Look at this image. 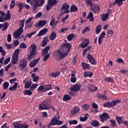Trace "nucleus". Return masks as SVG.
<instances>
[{"instance_id":"37998d69","label":"nucleus","mask_w":128,"mask_h":128,"mask_svg":"<svg viewBox=\"0 0 128 128\" xmlns=\"http://www.w3.org/2000/svg\"><path fill=\"white\" fill-rule=\"evenodd\" d=\"M102 30V25H98L96 28L95 32L96 34H98Z\"/></svg>"},{"instance_id":"f704fd0d","label":"nucleus","mask_w":128,"mask_h":128,"mask_svg":"<svg viewBox=\"0 0 128 128\" xmlns=\"http://www.w3.org/2000/svg\"><path fill=\"white\" fill-rule=\"evenodd\" d=\"M118 102H120V100L118 99L117 100H114L113 101H112L110 102V106H112V108H114V106H116V104Z\"/></svg>"},{"instance_id":"6e6d98bb","label":"nucleus","mask_w":128,"mask_h":128,"mask_svg":"<svg viewBox=\"0 0 128 128\" xmlns=\"http://www.w3.org/2000/svg\"><path fill=\"white\" fill-rule=\"evenodd\" d=\"M38 85L36 84H32L30 88V90H34V88H38Z\"/></svg>"},{"instance_id":"aec40b11","label":"nucleus","mask_w":128,"mask_h":128,"mask_svg":"<svg viewBox=\"0 0 128 128\" xmlns=\"http://www.w3.org/2000/svg\"><path fill=\"white\" fill-rule=\"evenodd\" d=\"M46 32H48V29L46 28H44L39 32L38 36H44V34H46Z\"/></svg>"},{"instance_id":"3c124183","label":"nucleus","mask_w":128,"mask_h":128,"mask_svg":"<svg viewBox=\"0 0 128 128\" xmlns=\"http://www.w3.org/2000/svg\"><path fill=\"white\" fill-rule=\"evenodd\" d=\"M88 114H84V117H80V122H86L88 120Z\"/></svg>"},{"instance_id":"49530a36","label":"nucleus","mask_w":128,"mask_h":128,"mask_svg":"<svg viewBox=\"0 0 128 128\" xmlns=\"http://www.w3.org/2000/svg\"><path fill=\"white\" fill-rule=\"evenodd\" d=\"M23 94L24 96H32V92L30 90H24L23 92Z\"/></svg>"},{"instance_id":"4be33fe9","label":"nucleus","mask_w":128,"mask_h":128,"mask_svg":"<svg viewBox=\"0 0 128 128\" xmlns=\"http://www.w3.org/2000/svg\"><path fill=\"white\" fill-rule=\"evenodd\" d=\"M2 27L3 28L2 29V32H4V30H6L8 28V23L5 22L3 24H0V28Z\"/></svg>"},{"instance_id":"5701e85b","label":"nucleus","mask_w":128,"mask_h":128,"mask_svg":"<svg viewBox=\"0 0 128 128\" xmlns=\"http://www.w3.org/2000/svg\"><path fill=\"white\" fill-rule=\"evenodd\" d=\"M18 88V83L15 82L14 85L12 86L9 88V90L10 92H16Z\"/></svg>"},{"instance_id":"603ef678","label":"nucleus","mask_w":128,"mask_h":128,"mask_svg":"<svg viewBox=\"0 0 128 128\" xmlns=\"http://www.w3.org/2000/svg\"><path fill=\"white\" fill-rule=\"evenodd\" d=\"M108 15L106 14H103L102 17V22H106V20H108Z\"/></svg>"},{"instance_id":"cd10ccee","label":"nucleus","mask_w":128,"mask_h":128,"mask_svg":"<svg viewBox=\"0 0 128 128\" xmlns=\"http://www.w3.org/2000/svg\"><path fill=\"white\" fill-rule=\"evenodd\" d=\"M38 92H39V94H41V92H46V91L44 90V85H41L40 86L38 90H37Z\"/></svg>"},{"instance_id":"2eb2a0df","label":"nucleus","mask_w":128,"mask_h":128,"mask_svg":"<svg viewBox=\"0 0 128 128\" xmlns=\"http://www.w3.org/2000/svg\"><path fill=\"white\" fill-rule=\"evenodd\" d=\"M126 0H115L114 2H112L113 6H116V4H118V6H122V4L124 2H124Z\"/></svg>"},{"instance_id":"0eeeda50","label":"nucleus","mask_w":128,"mask_h":128,"mask_svg":"<svg viewBox=\"0 0 128 128\" xmlns=\"http://www.w3.org/2000/svg\"><path fill=\"white\" fill-rule=\"evenodd\" d=\"M60 118V114H58V113H56L55 116L52 118L50 122V126H56V124L57 121Z\"/></svg>"},{"instance_id":"a19ab883","label":"nucleus","mask_w":128,"mask_h":128,"mask_svg":"<svg viewBox=\"0 0 128 128\" xmlns=\"http://www.w3.org/2000/svg\"><path fill=\"white\" fill-rule=\"evenodd\" d=\"M60 74V73L59 72H56L51 73L50 74V76L51 78H56L57 76H58Z\"/></svg>"},{"instance_id":"5fc2aeb1","label":"nucleus","mask_w":128,"mask_h":128,"mask_svg":"<svg viewBox=\"0 0 128 128\" xmlns=\"http://www.w3.org/2000/svg\"><path fill=\"white\" fill-rule=\"evenodd\" d=\"M3 88L4 90H6V88H8V86H10V84L8 82H4L3 84Z\"/></svg>"},{"instance_id":"79ce46f5","label":"nucleus","mask_w":128,"mask_h":128,"mask_svg":"<svg viewBox=\"0 0 128 128\" xmlns=\"http://www.w3.org/2000/svg\"><path fill=\"white\" fill-rule=\"evenodd\" d=\"M44 86V90L46 92H48V90H50L52 88V85L50 84H45Z\"/></svg>"},{"instance_id":"c85d7f7f","label":"nucleus","mask_w":128,"mask_h":128,"mask_svg":"<svg viewBox=\"0 0 128 128\" xmlns=\"http://www.w3.org/2000/svg\"><path fill=\"white\" fill-rule=\"evenodd\" d=\"M72 97L68 94H64L63 96L62 100L64 102H68V100H70Z\"/></svg>"},{"instance_id":"e2e57ef3","label":"nucleus","mask_w":128,"mask_h":128,"mask_svg":"<svg viewBox=\"0 0 128 128\" xmlns=\"http://www.w3.org/2000/svg\"><path fill=\"white\" fill-rule=\"evenodd\" d=\"M106 82H114V79L110 78H107L105 79Z\"/></svg>"},{"instance_id":"e433bc0d","label":"nucleus","mask_w":128,"mask_h":128,"mask_svg":"<svg viewBox=\"0 0 128 128\" xmlns=\"http://www.w3.org/2000/svg\"><path fill=\"white\" fill-rule=\"evenodd\" d=\"M48 38L44 37L43 38V40L42 41V46H46V44H48Z\"/></svg>"},{"instance_id":"a18cd8bd","label":"nucleus","mask_w":128,"mask_h":128,"mask_svg":"<svg viewBox=\"0 0 128 128\" xmlns=\"http://www.w3.org/2000/svg\"><path fill=\"white\" fill-rule=\"evenodd\" d=\"M94 74H92V72H84V78H90L91 76H92Z\"/></svg>"},{"instance_id":"4468645a","label":"nucleus","mask_w":128,"mask_h":128,"mask_svg":"<svg viewBox=\"0 0 128 128\" xmlns=\"http://www.w3.org/2000/svg\"><path fill=\"white\" fill-rule=\"evenodd\" d=\"M87 58L88 60L91 64H96V60L92 54H88Z\"/></svg>"},{"instance_id":"de8ad7c7","label":"nucleus","mask_w":128,"mask_h":128,"mask_svg":"<svg viewBox=\"0 0 128 128\" xmlns=\"http://www.w3.org/2000/svg\"><path fill=\"white\" fill-rule=\"evenodd\" d=\"M48 2L53 6L58 4V1L56 0H48Z\"/></svg>"},{"instance_id":"bb28decb","label":"nucleus","mask_w":128,"mask_h":128,"mask_svg":"<svg viewBox=\"0 0 128 128\" xmlns=\"http://www.w3.org/2000/svg\"><path fill=\"white\" fill-rule=\"evenodd\" d=\"M5 14L2 11H0V22H4Z\"/></svg>"},{"instance_id":"6ab92c4d","label":"nucleus","mask_w":128,"mask_h":128,"mask_svg":"<svg viewBox=\"0 0 128 128\" xmlns=\"http://www.w3.org/2000/svg\"><path fill=\"white\" fill-rule=\"evenodd\" d=\"M80 110V108H78V106H75L71 110V114H78V112Z\"/></svg>"},{"instance_id":"473e14b6","label":"nucleus","mask_w":128,"mask_h":128,"mask_svg":"<svg viewBox=\"0 0 128 128\" xmlns=\"http://www.w3.org/2000/svg\"><path fill=\"white\" fill-rule=\"evenodd\" d=\"M86 18H89L90 22H94V14L92 12H89V14L87 16Z\"/></svg>"},{"instance_id":"58836bf2","label":"nucleus","mask_w":128,"mask_h":128,"mask_svg":"<svg viewBox=\"0 0 128 128\" xmlns=\"http://www.w3.org/2000/svg\"><path fill=\"white\" fill-rule=\"evenodd\" d=\"M70 12H78V8L74 5H72L70 6Z\"/></svg>"},{"instance_id":"7c9ffc66","label":"nucleus","mask_w":128,"mask_h":128,"mask_svg":"<svg viewBox=\"0 0 128 128\" xmlns=\"http://www.w3.org/2000/svg\"><path fill=\"white\" fill-rule=\"evenodd\" d=\"M90 124L91 126H94L95 128H96L98 126L100 123L98 122L96 120H93L92 122H90Z\"/></svg>"},{"instance_id":"9d476101","label":"nucleus","mask_w":128,"mask_h":128,"mask_svg":"<svg viewBox=\"0 0 128 128\" xmlns=\"http://www.w3.org/2000/svg\"><path fill=\"white\" fill-rule=\"evenodd\" d=\"M26 66H28V62L26 60V59H22L20 61L18 68H24Z\"/></svg>"},{"instance_id":"c9c22d12","label":"nucleus","mask_w":128,"mask_h":128,"mask_svg":"<svg viewBox=\"0 0 128 128\" xmlns=\"http://www.w3.org/2000/svg\"><path fill=\"white\" fill-rule=\"evenodd\" d=\"M10 18H11L10 12V10H8L7 12V14L5 15L4 21L10 20Z\"/></svg>"},{"instance_id":"864d4df0","label":"nucleus","mask_w":128,"mask_h":128,"mask_svg":"<svg viewBox=\"0 0 128 128\" xmlns=\"http://www.w3.org/2000/svg\"><path fill=\"white\" fill-rule=\"evenodd\" d=\"M56 18H52L50 23V26H54Z\"/></svg>"},{"instance_id":"0e129e2a","label":"nucleus","mask_w":128,"mask_h":128,"mask_svg":"<svg viewBox=\"0 0 128 128\" xmlns=\"http://www.w3.org/2000/svg\"><path fill=\"white\" fill-rule=\"evenodd\" d=\"M32 26V23H26L25 28H30Z\"/></svg>"},{"instance_id":"052dcab7","label":"nucleus","mask_w":128,"mask_h":128,"mask_svg":"<svg viewBox=\"0 0 128 128\" xmlns=\"http://www.w3.org/2000/svg\"><path fill=\"white\" fill-rule=\"evenodd\" d=\"M19 46L20 48H26V44L24 42H22L20 44Z\"/></svg>"},{"instance_id":"69168bd1","label":"nucleus","mask_w":128,"mask_h":128,"mask_svg":"<svg viewBox=\"0 0 128 128\" xmlns=\"http://www.w3.org/2000/svg\"><path fill=\"white\" fill-rule=\"evenodd\" d=\"M69 16H68V14H66L65 17H64L63 18H61L62 22H66V20L68 18Z\"/></svg>"},{"instance_id":"20e7f679","label":"nucleus","mask_w":128,"mask_h":128,"mask_svg":"<svg viewBox=\"0 0 128 128\" xmlns=\"http://www.w3.org/2000/svg\"><path fill=\"white\" fill-rule=\"evenodd\" d=\"M20 50L16 49L12 58V64H16L18 62V54H20Z\"/></svg>"},{"instance_id":"a211bd4d","label":"nucleus","mask_w":128,"mask_h":128,"mask_svg":"<svg viewBox=\"0 0 128 128\" xmlns=\"http://www.w3.org/2000/svg\"><path fill=\"white\" fill-rule=\"evenodd\" d=\"M46 24V20H40L36 25V28H40V26H44Z\"/></svg>"},{"instance_id":"f8f14e48","label":"nucleus","mask_w":128,"mask_h":128,"mask_svg":"<svg viewBox=\"0 0 128 128\" xmlns=\"http://www.w3.org/2000/svg\"><path fill=\"white\" fill-rule=\"evenodd\" d=\"M81 88H82V86L80 84H76L74 86H71L70 88V90H72V92H78L80 90V89Z\"/></svg>"},{"instance_id":"680f3d73","label":"nucleus","mask_w":128,"mask_h":128,"mask_svg":"<svg viewBox=\"0 0 128 128\" xmlns=\"http://www.w3.org/2000/svg\"><path fill=\"white\" fill-rule=\"evenodd\" d=\"M52 8V5L50 4L48 2V4L46 6V10H50Z\"/></svg>"},{"instance_id":"423d86ee","label":"nucleus","mask_w":128,"mask_h":128,"mask_svg":"<svg viewBox=\"0 0 128 128\" xmlns=\"http://www.w3.org/2000/svg\"><path fill=\"white\" fill-rule=\"evenodd\" d=\"M70 5L68 3L65 2L62 4L61 11L63 12V14H68L70 12Z\"/></svg>"},{"instance_id":"bf43d9fd","label":"nucleus","mask_w":128,"mask_h":128,"mask_svg":"<svg viewBox=\"0 0 128 128\" xmlns=\"http://www.w3.org/2000/svg\"><path fill=\"white\" fill-rule=\"evenodd\" d=\"M69 124H70V126L72 124H78V122L76 121V120H71L69 121Z\"/></svg>"},{"instance_id":"a878e982","label":"nucleus","mask_w":128,"mask_h":128,"mask_svg":"<svg viewBox=\"0 0 128 128\" xmlns=\"http://www.w3.org/2000/svg\"><path fill=\"white\" fill-rule=\"evenodd\" d=\"M88 88L90 92H96L98 90V88L94 86V85L90 84L88 86Z\"/></svg>"},{"instance_id":"72a5a7b5","label":"nucleus","mask_w":128,"mask_h":128,"mask_svg":"<svg viewBox=\"0 0 128 128\" xmlns=\"http://www.w3.org/2000/svg\"><path fill=\"white\" fill-rule=\"evenodd\" d=\"M48 50H50V46H47L44 48L43 50H42V54L43 56H46L48 52Z\"/></svg>"},{"instance_id":"ddd939ff","label":"nucleus","mask_w":128,"mask_h":128,"mask_svg":"<svg viewBox=\"0 0 128 128\" xmlns=\"http://www.w3.org/2000/svg\"><path fill=\"white\" fill-rule=\"evenodd\" d=\"M23 84H25L24 88H30V86H32V80H28L26 81V79H25L23 81Z\"/></svg>"},{"instance_id":"b1692460","label":"nucleus","mask_w":128,"mask_h":128,"mask_svg":"<svg viewBox=\"0 0 128 128\" xmlns=\"http://www.w3.org/2000/svg\"><path fill=\"white\" fill-rule=\"evenodd\" d=\"M70 81L72 84H74L76 82V74H74V73H72L71 74Z\"/></svg>"},{"instance_id":"f257e3e1","label":"nucleus","mask_w":128,"mask_h":128,"mask_svg":"<svg viewBox=\"0 0 128 128\" xmlns=\"http://www.w3.org/2000/svg\"><path fill=\"white\" fill-rule=\"evenodd\" d=\"M71 46L70 43H64L62 46L60 50H57L55 51L54 53V56H56V58H61L62 59L64 58H66L68 56V54L70 50Z\"/></svg>"},{"instance_id":"f3484780","label":"nucleus","mask_w":128,"mask_h":128,"mask_svg":"<svg viewBox=\"0 0 128 128\" xmlns=\"http://www.w3.org/2000/svg\"><path fill=\"white\" fill-rule=\"evenodd\" d=\"M38 60H40V58L31 62L29 64L30 66V68H34V66H36L38 64Z\"/></svg>"},{"instance_id":"9b49d317","label":"nucleus","mask_w":128,"mask_h":128,"mask_svg":"<svg viewBox=\"0 0 128 128\" xmlns=\"http://www.w3.org/2000/svg\"><path fill=\"white\" fill-rule=\"evenodd\" d=\"M100 120L102 122H104V120H110V116H108V114L106 113H103L102 114H101L100 116Z\"/></svg>"},{"instance_id":"dca6fc26","label":"nucleus","mask_w":128,"mask_h":128,"mask_svg":"<svg viewBox=\"0 0 128 128\" xmlns=\"http://www.w3.org/2000/svg\"><path fill=\"white\" fill-rule=\"evenodd\" d=\"M104 36H106V33H104V32H103L101 33V34L99 36V38L98 39V44H102V38H104Z\"/></svg>"},{"instance_id":"f03ea898","label":"nucleus","mask_w":128,"mask_h":128,"mask_svg":"<svg viewBox=\"0 0 128 128\" xmlns=\"http://www.w3.org/2000/svg\"><path fill=\"white\" fill-rule=\"evenodd\" d=\"M32 12L34 14L38 12V8L42 6L44 4V0H31Z\"/></svg>"},{"instance_id":"09e8293b","label":"nucleus","mask_w":128,"mask_h":128,"mask_svg":"<svg viewBox=\"0 0 128 128\" xmlns=\"http://www.w3.org/2000/svg\"><path fill=\"white\" fill-rule=\"evenodd\" d=\"M75 37H76V35L74 34H72L68 36L67 38L69 42H70V40H72V38Z\"/></svg>"},{"instance_id":"4c0bfd02","label":"nucleus","mask_w":128,"mask_h":128,"mask_svg":"<svg viewBox=\"0 0 128 128\" xmlns=\"http://www.w3.org/2000/svg\"><path fill=\"white\" fill-rule=\"evenodd\" d=\"M116 120L118 124H120L122 122V118L120 116H116Z\"/></svg>"},{"instance_id":"c756f323","label":"nucleus","mask_w":128,"mask_h":128,"mask_svg":"<svg viewBox=\"0 0 128 128\" xmlns=\"http://www.w3.org/2000/svg\"><path fill=\"white\" fill-rule=\"evenodd\" d=\"M82 68L84 70H86L90 68V65L86 62H82Z\"/></svg>"},{"instance_id":"338daca9","label":"nucleus","mask_w":128,"mask_h":128,"mask_svg":"<svg viewBox=\"0 0 128 128\" xmlns=\"http://www.w3.org/2000/svg\"><path fill=\"white\" fill-rule=\"evenodd\" d=\"M44 58H43V60L44 62L46 60H48V58H50V54H46V55H44Z\"/></svg>"},{"instance_id":"8fccbe9b","label":"nucleus","mask_w":128,"mask_h":128,"mask_svg":"<svg viewBox=\"0 0 128 128\" xmlns=\"http://www.w3.org/2000/svg\"><path fill=\"white\" fill-rule=\"evenodd\" d=\"M18 6L19 8L18 12H21L22 10H24V4L22 2H20L18 4Z\"/></svg>"},{"instance_id":"c03bdc74","label":"nucleus","mask_w":128,"mask_h":128,"mask_svg":"<svg viewBox=\"0 0 128 128\" xmlns=\"http://www.w3.org/2000/svg\"><path fill=\"white\" fill-rule=\"evenodd\" d=\"M94 4V3H93L92 0H86V4L88 6L92 8Z\"/></svg>"},{"instance_id":"412c9836","label":"nucleus","mask_w":128,"mask_h":128,"mask_svg":"<svg viewBox=\"0 0 128 128\" xmlns=\"http://www.w3.org/2000/svg\"><path fill=\"white\" fill-rule=\"evenodd\" d=\"M80 46L82 48H86V46H88V40H85L82 42Z\"/></svg>"},{"instance_id":"393cba45","label":"nucleus","mask_w":128,"mask_h":128,"mask_svg":"<svg viewBox=\"0 0 128 128\" xmlns=\"http://www.w3.org/2000/svg\"><path fill=\"white\" fill-rule=\"evenodd\" d=\"M31 76L32 78L33 82H38V80L40 79V77L38 76H36V74H31Z\"/></svg>"},{"instance_id":"6e6552de","label":"nucleus","mask_w":128,"mask_h":128,"mask_svg":"<svg viewBox=\"0 0 128 128\" xmlns=\"http://www.w3.org/2000/svg\"><path fill=\"white\" fill-rule=\"evenodd\" d=\"M90 10L92 12L96 14V12H98L100 10V6L96 4H94L90 8Z\"/></svg>"},{"instance_id":"2f4dec72","label":"nucleus","mask_w":128,"mask_h":128,"mask_svg":"<svg viewBox=\"0 0 128 128\" xmlns=\"http://www.w3.org/2000/svg\"><path fill=\"white\" fill-rule=\"evenodd\" d=\"M13 126L14 128H22V124L20 122H15L13 124Z\"/></svg>"},{"instance_id":"7ed1b4c3","label":"nucleus","mask_w":128,"mask_h":128,"mask_svg":"<svg viewBox=\"0 0 128 128\" xmlns=\"http://www.w3.org/2000/svg\"><path fill=\"white\" fill-rule=\"evenodd\" d=\"M29 50H30V54L28 56L27 58L28 60H31L34 58V56L38 54V52H36V46L34 44H32Z\"/></svg>"},{"instance_id":"ea45409f","label":"nucleus","mask_w":128,"mask_h":128,"mask_svg":"<svg viewBox=\"0 0 128 128\" xmlns=\"http://www.w3.org/2000/svg\"><path fill=\"white\" fill-rule=\"evenodd\" d=\"M56 38V34L54 32H52L50 36V38L51 40H54Z\"/></svg>"},{"instance_id":"1a4fd4ad","label":"nucleus","mask_w":128,"mask_h":128,"mask_svg":"<svg viewBox=\"0 0 128 128\" xmlns=\"http://www.w3.org/2000/svg\"><path fill=\"white\" fill-rule=\"evenodd\" d=\"M39 109L42 110H49L50 106H48V104L46 102V101H44L42 104H39L38 106Z\"/></svg>"},{"instance_id":"774afa93","label":"nucleus","mask_w":128,"mask_h":128,"mask_svg":"<svg viewBox=\"0 0 128 128\" xmlns=\"http://www.w3.org/2000/svg\"><path fill=\"white\" fill-rule=\"evenodd\" d=\"M68 30V28H61L60 30V32H66Z\"/></svg>"},{"instance_id":"39448f33","label":"nucleus","mask_w":128,"mask_h":128,"mask_svg":"<svg viewBox=\"0 0 128 128\" xmlns=\"http://www.w3.org/2000/svg\"><path fill=\"white\" fill-rule=\"evenodd\" d=\"M23 32L24 28H19L17 30H15L13 33L14 38H18L22 34Z\"/></svg>"},{"instance_id":"13d9d810","label":"nucleus","mask_w":128,"mask_h":128,"mask_svg":"<svg viewBox=\"0 0 128 128\" xmlns=\"http://www.w3.org/2000/svg\"><path fill=\"white\" fill-rule=\"evenodd\" d=\"M82 108L84 110H88L90 108V106H88V104H85L82 106Z\"/></svg>"},{"instance_id":"4d7b16f0","label":"nucleus","mask_w":128,"mask_h":128,"mask_svg":"<svg viewBox=\"0 0 128 128\" xmlns=\"http://www.w3.org/2000/svg\"><path fill=\"white\" fill-rule=\"evenodd\" d=\"M36 34V31L32 32L30 33L29 34L26 35V38H32V36H34V34Z\"/></svg>"}]
</instances>
